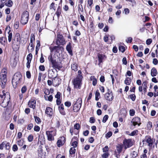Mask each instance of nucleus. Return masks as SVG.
I'll list each match as a JSON object with an SVG mask.
<instances>
[{
  "instance_id": "f257e3e1",
  "label": "nucleus",
  "mask_w": 158,
  "mask_h": 158,
  "mask_svg": "<svg viewBox=\"0 0 158 158\" xmlns=\"http://www.w3.org/2000/svg\"><path fill=\"white\" fill-rule=\"evenodd\" d=\"M78 73V75L73 80V83L75 88L80 89L81 87V81L83 76L82 75V73L81 70H79Z\"/></svg>"
},
{
  "instance_id": "f03ea898",
  "label": "nucleus",
  "mask_w": 158,
  "mask_h": 158,
  "mask_svg": "<svg viewBox=\"0 0 158 158\" xmlns=\"http://www.w3.org/2000/svg\"><path fill=\"white\" fill-rule=\"evenodd\" d=\"M46 135L49 141H51L54 140V137L56 134V130L55 128H50L49 131H46Z\"/></svg>"
},
{
  "instance_id": "7ed1b4c3",
  "label": "nucleus",
  "mask_w": 158,
  "mask_h": 158,
  "mask_svg": "<svg viewBox=\"0 0 158 158\" xmlns=\"http://www.w3.org/2000/svg\"><path fill=\"white\" fill-rule=\"evenodd\" d=\"M29 17V13L27 11H24L22 14L20 22L23 25H24L27 23Z\"/></svg>"
},
{
  "instance_id": "20e7f679",
  "label": "nucleus",
  "mask_w": 158,
  "mask_h": 158,
  "mask_svg": "<svg viewBox=\"0 0 158 158\" xmlns=\"http://www.w3.org/2000/svg\"><path fill=\"white\" fill-rule=\"evenodd\" d=\"M22 75L19 72L16 73L14 75L12 80V83H16V85L19 84L21 82Z\"/></svg>"
},
{
  "instance_id": "39448f33",
  "label": "nucleus",
  "mask_w": 158,
  "mask_h": 158,
  "mask_svg": "<svg viewBox=\"0 0 158 158\" xmlns=\"http://www.w3.org/2000/svg\"><path fill=\"white\" fill-rule=\"evenodd\" d=\"M82 101L81 98H78L73 106V110L75 112H78L81 107Z\"/></svg>"
},
{
  "instance_id": "423d86ee",
  "label": "nucleus",
  "mask_w": 158,
  "mask_h": 158,
  "mask_svg": "<svg viewBox=\"0 0 158 158\" xmlns=\"http://www.w3.org/2000/svg\"><path fill=\"white\" fill-rule=\"evenodd\" d=\"M56 44L57 45H63L66 42L63 36L60 34H58L57 36Z\"/></svg>"
},
{
  "instance_id": "0eeeda50",
  "label": "nucleus",
  "mask_w": 158,
  "mask_h": 158,
  "mask_svg": "<svg viewBox=\"0 0 158 158\" xmlns=\"http://www.w3.org/2000/svg\"><path fill=\"white\" fill-rule=\"evenodd\" d=\"M48 59L50 61L53 66L55 68H58L59 67V63H57L55 59L52 57V54H50L48 56Z\"/></svg>"
},
{
  "instance_id": "6e6552de",
  "label": "nucleus",
  "mask_w": 158,
  "mask_h": 158,
  "mask_svg": "<svg viewBox=\"0 0 158 158\" xmlns=\"http://www.w3.org/2000/svg\"><path fill=\"white\" fill-rule=\"evenodd\" d=\"M123 144L125 149L130 147L133 145V143L131 139H124L123 141Z\"/></svg>"
},
{
  "instance_id": "1a4fd4ad",
  "label": "nucleus",
  "mask_w": 158,
  "mask_h": 158,
  "mask_svg": "<svg viewBox=\"0 0 158 158\" xmlns=\"http://www.w3.org/2000/svg\"><path fill=\"white\" fill-rule=\"evenodd\" d=\"M3 95H0V97H1L2 98H3V96H5L4 98V99L3 100V101L2 103H6V105L7 106L9 102V101H10V95L8 94V93H6V94H6V95L8 97L7 98H7H7L6 97V94L3 91Z\"/></svg>"
},
{
  "instance_id": "9d476101",
  "label": "nucleus",
  "mask_w": 158,
  "mask_h": 158,
  "mask_svg": "<svg viewBox=\"0 0 158 158\" xmlns=\"http://www.w3.org/2000/svg\"><path fill=\"white\" fill-rule=\"evenodd\" d=\"M131 122L132 123L134 126H135L136 125L139 126L141 124L140 119L139 117H136L133 118L132 119Z\"/></svg>"
},
{
  "instance_id": "9b49d317",
  "label": "nucleus",
  "mask_w": 158,
  "mask_h": 158,
  "mask_svg": "<svg viewBox=\"0 0 158 158\" xmlns=\"http://www.w3.org/2000/svg\"><path fill=\"white\" fill-rule=\"evenodd\" d=\"M6 77V75L5 73H2L0 75L1 82L3 86L6 84L7 81Z\"/></svg>"
},
{
  "instance_id": "f8f14e48",
  "label": "nucleus",
  "mask_w": 158,
  "mask_h": 158,
  "mask_svg": "<svg viewBox=\"0 0 158 158\" xmlns=\"http://www.w3.org/2000/svg\"><path fill=\"white\" fill-rule=\"evenodd\" d=\"M105 97L107 100L111 101L113 99V96L111 92L109 91L107 93H106Z\"/></svg>"
},
{
  "instance_id": "ddd939ff",
  "label": "nucleus",
  "mask_w": 158,
  "mask_h": 158,
  "mask_svg": "<svg viewBox=\"0 0 158 158\" xmlns=\"http://www.w3.org/2000/svg\"><path fill=\"white\" fill-rule=\"evenodd\" d=\"M36 101L33 99H31L28 102V105L30 108L34 109L35 108L36 106Z\"/></svg>"
},
{
  "instance_id": "4468645a",
  "label": "nucleus",
  "mask_w": 158,
  "mask_h": 158,
  "mask_svg": "<svg viewBox=\"0 0 158 158\" xmlns=\"http://www.w3.org/2000/svg\"><path fill=\"white\" fill-rule=\"evenodd\" d=\"M60 83V80L58 78L55 77L52 81L53 84L55 86H58Z\"/></svg>"
},
{
  "instance_id": "2eb2a0df",
  "label": "nucleus",
  "mask_w": 158,
  "mask_h": 158,
  "mask_svg": "<svg viewBox=\"0 0 158 158\" xmlns=\"http://www.w3.org/2000/svg\"><path fill=\"white\" fill-rule=\"evenodd\" d=\"M45 113L50 116H52L53 114V109L50 107H47L45 111Z\"/></svg>"
},
{
  "instance_id": "dca6fc26",
  "label": "nucleus",
  "mask_w": 158,
  "mask_h": 158,
  "mask_svg": "<svg viewBox=\"0 0 158 158\" xmlns=\"http://www.w3.org/2000/svg\"><path fill=\"white\" fill-rule=\"evenodd\" d=\"M146 142L148 143V145L150 147H152L153 141L152 139H151L150 136H148L146 139Z\"/></svg>"
},
{
  "instance_id": "f3484780",
  "label": "nucleus",
  "mask_w": 158,
  "mask_h": 158,
  "mask_svg": "<svg viewBox=\"0 0 158 158\" xmlns=\"http://www.w3.org/2000/svg\"><path fill=\"white\" fill-rule=\"evenodd\" d=\"M59 47L58 46H55L53 47H49L51 52H58Z\"/></svg>"
},
{
  "instance_id": "a211bd4d",
  "label": "nucleus",
  "mask_w": 158,
  "mask_h": 158,
  "mask_svg": "<svg viewBox=\"0 0 158 158\" xmlns=\"http://www.w3.org/2000/svg\"><path fill=\"white\" fill-rule=\"evenodd\" d=\"M116 150L118 154L122 152L123 148V145L122 144H118L116 147Z\"/></svg>"
},
{
  "instance_id": "6ab92c4d",
  "label": "nucleus",
  "mask_w": 158,
  "mask_h": 158,
  "mask_svg": "<svg viewBox=\"0 0 158 158\" xmlns=\"http://www.w3.org/2000/svg\"><path fill=\"white\" fill-rule=\"evenodd\" d=\"M66 49L69 54L72 55V51L71 49V45L70 43H69L67 45L66 47Z\"/></svg>"
},
{
  "instance_id": "aec40b11",
  "label": "nucleus",
  "mask_w": 158,
  "mask_h": 158,
  "mask_svg": "<svg viewBox=\"0 0 158 158\" xmlns=\"http://www.w3.org/2000/svg\"><path fill=\"white\" fill-rule=\"evenodd\" d=\"M90 80L92 81V84L95 86L97 83V80L94 76H92L90 77Z\"/></svg>"
},
{
  "instance_id": "412c9836",
  "label": "nucleus",
  "mask_w": 158,
  "mask_h": 158,
  "mask_svg": "<svg viewBox=\"0 0 158 158\" xmlns=\"http://www.w3.org/2000/svg\"><path fill=\"white\" fill-rule=\"evenodd\" d=\"M6 38L2 37H0V43L2 45H5L6 42Z\"/></svg>"
},
{
  "instance_id": "4be33fe9",
  "label": "nucleus",
  "mask_w": 158,
  "mask_h": 158,
  "mask_svg": "<svg viewBox=\"0 0 158 158\" xmlns=\"http://www.w3.org/2000/svg\"><path fill=\"white\" fill-rule=\"evenodd\" d=\"M157 74V71L156 69L155 68H153L151 71V75L152 77H154L156 76Z\"/></svg>"
},
{
  "instance_id": "5701e85b",
  "label": "nucleus",
  "mask_w": 158,
  "mask_h": 158,
  "mask_svg": "<svg viewBox=\"0 0 158 158\" xmlns=\"http://www.w3.org/2000/svg\"><path fill=\"white\" fill-rule=\"evenodd\" d=\"M77 64L76 63H73L71 65V69L72 70L75 71H76L78 70Z\"/></svg>"
},
{
  "instance_id": "b1692460",
  "label": "nucleus",
  "mask_w": 158,
  "mask_h": 158,
  "mask_svg": "<svg viewBox=\"0 0 158 158\" xmlns=\"http://www.w3.org/2000/svg\"><path fill=\"white\" fill-rule=\"evenodd\" d=\"M54 75H55L54 74V72H53V70H50L49 73H48V76H50V77H51L52 78H54L55 77H56V76H54Z\"/></svg>"
},
{
  "instance_id": "393cba45",
  "label": "nucleus",
  "mask_w": 158,
  "mask_h": 158,
  "mask_svg": "<svg viewBox=\"0 0 158 158\" xmlns=\"http://www.w3.org/2000/svg\"><path fill=\"white\" fill-rule=\"evenodd\" d=\"M27 49L29 52H32L34 50L33 44H30L28 47Z\"/></svg>"
},
{
  "instance_id": "a878e982",
  "label": "nucleus",
  "mask_w": 158,
  "mask_h": 158,
  "mask_svg": "<svg viewBox=\"0 0 158 158\" xmlns=\"http://www.w3.org/2000/svg\"><path fill=\"white\" fill-rule=\"evenodd\" d=\"M98 57L99 63L100 64L102 62V60L104 58V56L102 54H99L98 56Z\"/></svg>"
},
{
  "instance_id": "bb28decb",
  "label": "nucleus",
  "mask_w": 158,
  "mask_h": 158,
  "mask_svg": "<svg viewBox=\"0 0 158 158\" xmlns=\"http://www.w3.org/2000/svg\"><path fill=\"white\" fill-rule=\"evenodd\" d=\"M34 118L35 119V121L37 123L39 124L41 123V121L39 117L36 116H34Z\"/></svg>"
},
{
  "instance_id": "cd10ccee",
  "label": "nucleus",
  "mask_w": 158,
  "mask_h": 158,
  "mask_svg": "<svg viewBox=\"0 0 158 158\" xmlns=\"http://www.w3.org/2000/svg\"><path fill=\"white\" fill-rule=\"evenodd\" d=\"M130 78L127 77L125 80L124 82L127 85H129L131 82V79Z\"/></svg>"
},
{
  "instance_id": "c85d7f7f",
  "label": "nucleus",
  "mask_w": 158,
  "mask_h": 158,
  "mask_svg": "<svg viewBox=\"0 0 158 158\" xmlns=\"http://www.w3.org/2000/svg\"><path fill=\"white\" fill-rule=\"evenodd\" d=\"M44 98L46 100H48L49 101L52 102L53 99V97L52 95H50L48 97L44 96Z\"/></svg>"
},
{
  "instance_id": "c756f323",
  "label": "nucleus",
  "mask_w": 158,
  "mask_h": 158,
  "mask_svg": "<svg viewBox=\"0 0 158 158\" xmlns=\"http://www.w3.org/2000/svg\"><path fill=\"white\" fill-rule=\"evenodd\" d=\"M8 40L9 42H10L11 40L12 34L11 31L10 30L8 32Z\"/></svg>"
},
{
  "instance_id": "7c9ffc66",
  "label": "nucleus",
  "mask_w": 158,
  "mask_h": 158,
  "mask_svg": "<svg viewBox=\"0 0 158 158\" xmlns=\"http://www.w3.org/2000/svg\"><path fill=\"white\" fill-rule=\"evenodd\" d=\"M13 2L11 0H9L8 2L5 3V5L8 7H11L13 5Z\"/></svg>"
},
{
  "instance_id": "2f4dec72",
  "label": "nucleus",
  "mask_w": 158,
  "mask_h": 158,
  "mask_svg": "<svg viewBox=\"0 0 158 158\" xmlns=\"http://www.w3.org/2000/svg\"><path fill=\"white\" fill-rule=\"evenodd\" d=\"M17 143L19 146H22L23 144V141L20 139H17Z\"/></svg>"
},
{
  "instance_id": "473e14b6",
  "label": "nucleus",
  "mask_w": 158,
  "mask_h": 158,
  "mask_svg": "<svg viewBox=\"0 0 158 158\" xmlns=\"http://www.w3.org/2000/svg\"><path fill=\"white\" fill-rule=\"evenodd\" d=\"M81 7L79 6L78 9V12L80 15L82 14L83 13V9L82 6L81 5Z\"/></svg>"
},
{
  "instance_id": "72a5a7b5",
  "label": "nucleus",
  "mask_w": 158,
  "mask_h": 158,
  "mask_svg": "<svg viewBox=\"0 0 158 158\" xmlns=\"http://www.w3.org/2000/svg\"><path fill=\"white\" fill-rule=\"evenodd\" d=\"M35 40V36L33 34H32L31 35V38H30V44H33V42Z\"/></svg>"
},
{
  "instance_id": "f704fd0d",
  "label": "nucleus",
  "mask_w": 158,
  "mask_h": 158,
  "mask_svg": "<svg viewBox=\"0 0 158 158\" xmlns=\"http://www.w3.org/2000/svg\"><path fill=\"white\" fill-rule=\"evenodd\" d=\"M102 150L104 153H109V148L107 146H105Z\"/></svg>"
},
{
  "instance_id": "c9c22d12",
  "label": "nucleus",
  "mask_w": 158,
  "mask_h": 158,
  "mask_svg": "<svg viewBox=\"0 0 158 158\" xmlns=\"http://www.w3.org/2000/svg\"><path fill=\"white\" fill-rule=\"evenodd\" d=\"M76 149L74 147H72L69 150L70 154H74L75 153Z\"/></svg>"
},
{
  "instance_id": "e433bc0d",
  "label": "nucleus",
  "mask_w": 158,
  "mask_h": 158,
  "mask_svg": "<svg viewBox=\"0 0 158 158\" xmlns=\"http://www.w3.org/2000/svg\"><path fill=\"white\" fill-rule=\"evenodd\" d=\"M109 156V153H104L101 156L102 158H108Z\"/></svg>"
},
{
  "instance_id": "4c0bfd02",
  "label": "nucleus",
  "mask_w": 158,
  "mask_h": 158,
  "mask_svg": "<svg viewBox=\"0 0 158 158\" xmlns=\"http://www.w3.org/2000/svg\"><path fill=\"white\" fill-rule=\"evenodd\" d=\"M32 54L31 53H29V54H28V55L27 56V61H31L32 58Z\"/></svg>"
},
{
  "instance_id": "58836bf2",
  "label": "nucleus",
  "mask_w": 158,
  "mask_h": 158,
  "mask_svg": "<svg viewBox=\"0 0 158 158\" xmlns=\"http://www.w3.org/2000/svg\"><path fill=\"white\" fill-rule=\"evenodd\" d=\"M129 98L132 101H135V99L136 96L135 94H132L129 95Z\"/></svg>"
},
{
  "instance_id": "ea45409f",
  "label": "nucleus",
  "mask_w": 158,
  "mask_h": 158,
  "mask_svg": "<svg viewBox=\"0 0 158 158\" xmlns=\"http://www.w3.org/2000/svg\"><path fill=\"white\" fill-rule=\"evenodd\" d=\"M100 93L98 91H97L95 93V100L96 101H98L99 100L98 97L100 96Z\"/></svg>"
},
{
  "instance_id": "a19ab883",
  "label": "nucleus",
  "mask_w": 158,
  "mask_h": 158,
  "mask_svg": "<svg viewBox=\"0 0 158 158\" xmlns=\"http://www.w3.org/2000/svg\"><path fill=\"white\" fill-rule=\"evenodd\" d=\"M119 50L122 52H123L125 51V47L122 45L119 46Z\"/></svg>"
},
{
  "instance_id": "79ce46f5",
  "label": "nucleus",
  "mask_w": 158,
  "mask_h": 158,
  "mask_svg": "<svg viewBox=\"0 0 158 158\" xmlns=\"http://www.w3.org/2000/svg\"><path fill=\"white\" fill-rule=\"evenodd\" d=\"M57 146L60 147L63 144V142L61 139H59L57 142Z\"/></svg>"
},
{
  "instance_id": "37998d69",
  "label": "nucleus",
  "mask_w": 158,
  "mask_h": 158,
  "mask_svg": "<svg viewBox=\"0 0 158 158\" xmlns=\"http://www.w3.org/2000/svg\"><path fill=\"white\" fill-rule=\"evenodd\" d=\"M112 133L111 131H109L106 135V139H108L111 137L112 135Z\"/></svg>"
},
{
  "instance_id": "c03bdc74",
  "label": "nucleus",
  "mask_w": 158,
  "mask_h": 158,
  "mask_svg": "<svg viewBox=\"0 0 158 158\" xmlns=\"http://www.w3.org/2000/svg\"><path fill=\"white\" fill-rule=\"evenodd\" d=\"M5 147L6 150H9L10 148V143H9L5 142Z\"/></svg>"
},
{
  "instance_id": "a18cd8bd",
  "label": "nucleus",
  "mask_w": 158,
  "mask_h": 158,
  "mask_svg": "<svg viewBox=\"0 0 158 158\" xmlns=\"http://www.w3.org/2000/svg\"><path fill=\"white\" fill-rule=\"evenodd\" d=\"M108 115H105L103 118V119L102 120V122L104 123H105L108 119Z\"/></svg>"
},
{
  "instance_id": "49530a36",
  "label": "nucleus",
  "mask_w": 158,
  "mask_h": 158,
  "mask_svg": "<svg viewBox=\"0 0 158 158\" xmlns=\"http://www.w3.org/2000/svg\"><path fill=\"white\" fill-rule=\"evenodd\" d=\"M27 90V88L26 86H24L21 89V91L22 93H24Z\"/></svg>"
},
{
  "instance_id": "de8ad7c7",
  "label": "nucleus",
  "mask_w": 158,
  "mask_h": 158,
  "mask_svg": "<svg viewBox=\"0 0 158 158\" xmlns=\"http://www.w3.org/2000/svg\"><path fill=\"white\" fill-rule=\"evenodd\" d=\"M138 131L137 130L132 131L130 134L131 136H134L135 135H137Z\"/></svg>"
},
{
  "instance_id": "09e8293b",
  "label": "nucleus",
  "mask_w": 158,
  "mask_h": 158,
  "mask_svg": "<svg viewBox=\"0 0 158 158\" xmlns=\"http://www.w3.org/2000/svg\"><path fill=\"white\" fill-rule=\"evenodd\" d=\"M33 139V136L31 135H29L28 137V141L31 142L32 141Z\"/></svg>"
},
{
  "instance_id": "8fccbe9b",
  "label": "nucleus",
  "mask_w": 158,
  "mask_h": 158,
  "mask_svg": "<svg viewBox=\"0 0 158 158\" xmlns=\"http://www.w3.org/2000/svg\"><path fill=\"white\" fill-rule=\"evenodd\" d=\"M19 23L18 21H16L14 25V27L16 29H17L19 27Z\"/></svg>"
},
{
  "instance_id": "3c124183",
  "label": "nucleus",
  "mask_w": 158,
  "mask_h": 158,
  "mask_svg": "<svg viewBox=\"0 0 158 158\" xmlns=\"http://www.w3.org/2000/svg\"><path fill=\"white\" fill-rule=\"evenodd\" d=\"M133 158L136 157L138 155V153L135 151H133L131 154Z\"/></svg>"
},
{
  "instance_id": "603ef678",
  "label": "nucleus",
  "mask_w": 158,
  "mask_h": 158,
  "mask_svg": "<svg viewBox=\"0 0 158 158\" xmlns=\"http://www.w3.org/2000/svg\"><path fill=\"white\" fill-rule=\"evenodd\" d=\"M40 129V127L38 126H35L34 128V130L37 132L39 131Z\"/></svg>"
},
{
  "instance_id": "864d4df0",
  "label": "nucleus",
  "mask_w": 158,
  "mask_h": 158,
  "mask_svg": "<svg viewBox=\"0 0 158 158\" xmlns=\"http://www.w3.org/2000/svg\"><path fill=\"white\" fill-rule=\"evenodd\" d=\"M61 94L60 92H57V94L55 96V98L57 99L60 98Z\"/></svg>"
},
{
  "instance_id": "5fc2aeb1",
  "label": "nucleus",
  "mask_w": 158,
  "mask_h": 158,
  "mask_svg": "<svg viewBox=\"0 0 158 158\" xmlns=\"http://www.w3.org/2000/svg\"><path fill=\"white\" fill-rule=\"evenodd\" d=\"M74 127L75 129L79 130L80 128V125L79 123H76L74 125Z\"/></svg>"
},
{
  "instance_id": "6e6d98bb",
  "label": "nucleus",
  "mask_w": 158,
  "mask_h": 158,
  "mask_svg": "<svg viewBox=\"0 0 158 158\" xmlns=\"http://www.w3.org/2000/svg\"><path fill=\"white\" fill-rule=\"evenodd\" d=\"M71 103L69 101L66 102L64 103V105L67 107H69L71 106Z\"/></svg>"
},
{
  "instance_id": "4d7b16f0",
  "label": "nucleus",
  "mask_w": 158,
  "mask_h": 158,
  "mask_svg": "<svg viewBox=\"0 0 158 158\" xmlns=\"http://www.w3.org/2000/svg\"><path fill=\"white\" fill-rule=\"evenodd\" d=\"M109 36V35H106L104 36L103 40L105 42H107L108 41Z\"/></svg>"
},
{
  "instance_id": "13d9d810",
  "label": "nucleus",
  "mask_w": 158,
  "mask_h": 158,
  "mask_svg": "<svg viewBox=\"0 0 158 158\" xmlns=\"http://www.w3.org/2000/svg\"><path fill=\"white\" fill-rule=\"evenodd\" d=\"M130 114L131 116H133L135 114V111L133 110H130L129 111Z\"/></svg>"
},
{
  "instance_id": "bf43d9fd",
  "label": "nucleus",
  "mask_w": 158,
  "mask_h": 158,
  "mask_svg": "<svg viewBox=\"0 0 158 158\" xmlns=\"http://www.w3.org/2000/svg\"><path fill=\"white\" fill-rule=\"evenodd\" d=\"M152 127V123L151 122H149L147 124V127L148 129H150Z\"/></svg>"
},
{
  "instance_id": "052dcab7",
  "label": "nucleus",
  "mask_w": 158,
  "mask_h": 158,
  "mask_svg": "<svg viewBox=\"0 0 158 158\" xmlns=\"http://www.w3.org/2000/svg\"><path fill=\"white\" fill-rule=\"evenodd\" d=\"M61 14V10H57L56 11V14L57 15V17L58 18L60 16Z\"/></svg>"
},
{
  "instance_id": "680f3d73",
  "label": "nucleus",
  "mask_w": 158,
  "mask_h": 158,
  "mask_svg": "<svg viewBox=\"0 0 158 158\" xmlns=\"http://www.w3.org/2000/svg\"><path fill=\"white\" fill-rule=\"evenodd\" d=\"M152 40L151 39H149L147 40L146 41V44L148 45H150L152 42Z\"/></svg>"
},
{
  "instance_id": "e2e57ef3",
  "label": "nucleus",
  "mask_w": 158,
  "mask_h": 158,
  "mask_svg": "<svg viewBox=\"0 0 158 158\" xmlns=\"http://www.w3.org/2000/svg\"><path fill=\"white\" fill-rule=\"evenodd\" d=\"M37 45L36 46V51H37V49L38 48H39L40 46V42L39 40H37L36 41Z\"/></svg>"
},
{
  "instance_id": "0e129e2a",
  "label": "nucleus",
  "mask_w": 158,
  "mask_h": 158,
  "mask_svg": "<svg viewBox=\"0 0 158 158\" xmlns=\"http://www.w3.org/2000/svg\"><path fill=\"white\" fill-rule=\"evenodd\" d=\"M18 149V147L16 144H14L13 147V150L15 152L17 151Z\"/></svg>"
},
{
  "instance_id": "69168bd1",
  "label": "nucleus",
  "mask_w": 158,
  "mask_h": 158,
  "mask_svg": "<svg viewBox=\"0 0 158 158\" xmlns=\"http://www.w3.org/2000/svg\"><path fill=\"white\" fill-rule=\"evenodd\" d=\"M39 69L42 71H44L45 70V68L44 65H41L39 67Z\"/></svg>"
},
{
  "instance_id": "338daca9",
  "label": "nucleus",
  "mask_w": 158,
  "mask_h": 158,
  "mask_svg": "<svg viewBox=\"0 0 158 158\" xmlns=\"http://www.w3.org/2000/svg\"><path fill=\"white\" fill-rule=\"evenodd\" d=\"M44 93L46 95H48L50 94V92L48 89H46L44 90Z\"/></svg>"
},
{
  "instance_id": "774afa93",
  "label": "nucleus",
  "mask_w": 158,
  "mask_h": 158,
  "mask_svg": "<svg viewBox=\"0 0 158 158\" xmlns=\"http://www.w3.org/2000/svg\"><path fill=\"white\" fill-rule=\"evenodd\" d=\"M26 76L28 78H30L31 77V75L30 72L29 71H27L26 72Z\"/></svg>"
}]
</instances>
